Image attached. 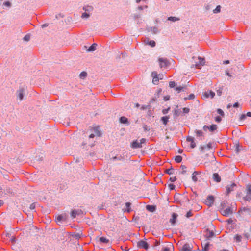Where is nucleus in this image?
I'll return each instance as SVG.
<instances>
[{"label": "nucleus", "instance_id": "nucleus-1", "mask_svg": "<svg viewBox=\"0 0 251 251\" xmlns=\"http://www.w3.org/2000/svg\"><path fill=\"white\" fill-rule=\"evenodd\" d=\"M212 146L211 144L209 143L206 145L204 146H201L199 147V149L201 152L204 153L206 151V150H209V152L208 154H206L204 156V158L206 159V156H208L211 159L214 160V156L213 155V151L211 150Z\"/></svg>", "mask_w": 251, "mask_h": 251}, {"label": "nucleus", "instance_id": "nucleus-2", "mask_svg": "<svg viewBox=\"0 0 251 251\" xmlns=\"http://www.w3.org/2000/svg\"><path fill=\"white\" fill-rule=\"evenodd\" d=\"M146 139L142 138L138 141L137 140H134L131 144V147L133 149L140 148L142 147V144L145 143Z\"/></svg>", "mask_w": 251, "mask_h": 251}, {"label": "nucleus", "instance_id": "nucleus-3", "mask_svg": "<svg viewBox=\"0 0 251 251\" xmlns=\"http://www.w3.org/2000/svg\"><path fill=\"white\" fill-rule=\"evenodd\" d=\"M193 245L191 243H187L184 244L181 247L180 251H192Z\"/></svg>", "mask_w": 251, "mask_h": 251}, {"label": "nucleus", "instance_id": "nucleus-4", "mask_svg": "<svg viewBox=\"0 0 251 251\" xmlns=\"http://www.w3.org/2000/svg\"><path fill=\"white\" fill-rule=\"evenodd\" d=\"M137 247L147 250L149 248V244L145 241L140 240L137 242Z\"/></svg>", "mask_w": 251, "mask_h": 251}, {"label": "nucleus", "instance_id": "nucleus-5", "mask_svg": "<svg viewBox=\"0 0 251 251\" xmlns=\"http://www.w3.org/2000/svg\"><path fill=\"white\" fill-rule=\"evenodd\" d=\"M217 129V126L216 125L213 124L211 126H203V129L206 131L207 130H209L210 132H213L214 131L216 130Z\"/></svg>", "mask_w": 251, "mask_h": 251}, {"label": "nucleus", "instance_id": "nucleus-6", "mask_svg": "<svg viewBox=\"0 0 251 251\" xmlns=\"http://www.w3.org/2000/svg\"><path fill=\"white\" fill-rule=\"evenodd\" d=\"M67 219V215L66 213L57 216L56 219V222L58 224H60L61 221H65Z\"/></svg>", "mask_w": 251, "mask_h": 251}, {"label": "nucleus", "instance_id": "nucleus-7", "mask_svg": "<svg viewBox=\"0 0 251 251\" xmlns=\"http://www.w3.org/2000/svg\"><path fill=\"white\" fill-rule=\"evenodd\" d=\"M197 60H198V61L196 62V63L195 64L196 67L200 68L201 66L204 64L205 62L204 58L198 57L197 58Z\"/></svg>", "mask_w": 251, "mask_h": 251}, {"label": "nucleus", "instance_id": "nucleus-8", "mask_svg": "<svg viewBox=\"0 0 251 251\" xmlns=\"http://www.w3.org/2000/svg\"><path fill=\"white\" fill-rule=\"evenodd\" d=\"M91 131H95L96 134H94L93 133H91L90 135H89L90 138H93L95 136H100V133L99 131L98 127H93L91 129Z\"/></svg>", "mask_w": 251, "mask_h": 251}, {"label": "nucleus", "instance_id": "nucleus-9", "mask_svg": "<svg viewBox=\"0 0 251 251\" xmlns=\"http://www.w3.org/2000/svg\"><path fill=\"white\" fill-rule=\"evenodd\" d=\"M214 201V198L212 196H209L207 199L205 200V203L208 206H211Z\"/></svg>", "mask_w": 251, "mask_h": 251}, {"label": "nucleus", "instance_id": "nucleus-10", "mask_svg": "<svg viewBox=\"0 0 251 251\" xmlns=\"http://www.w3.org/2000/svg\"><path fill=\"white\" fill-rule=\"evenodd\" d=\"M215 96V93L212 91H209L207 92H205L202 94V97L204 99L210 97L211 98H213Z\"/></svg>", "mask_w": 251, "mask_h": 251}, {"label": "nucleus", "instance_id": "nucleus-11", "mask_svg": "<svg viewBox=\"0 0 251 251\" xmlns=\"http://www.w3.org/2000/svg\"><path fill=\"white\" fill-rule=\"evenodd\" d=\"M233 213V209L231 208H227L222 211V213L223 215L225 216H228L232 214Z\"/></svg>", "mask_w": 251, "mask_h": 251}, {"label": "nucleus", "instance_id": "nucleus-12", "mask_svg": "<svg viewBox=\"0 0 251 251\" xmlns=\"http://www.w3.org/2000/svg\"><path fill=\"white\" fill-rule=\"evenodd\" d=\"M25 90L23 88H21L17 91V97L19 99L20 101H22L23 100L24 94Z\"/></svg>", "mask_w": 251, "mask_h": 251}, {"label": "nucleus", "instance_id": "nucleus-13", "mask_svg": "<svg viewBox=\"0 0 251 251\" xmlns=\"http://www.w3.org/2000/svg\"><path fill=\"white\" fill-rule=\"evenodd\" d=\"M157 73L156 72H153L151 73V76L153 77L152 82L154 84H157L159 81V78L158 77Z\"/></svg>", "mask_w": 251, "mask_h": 251}, {"label": "nucleus", "instance_id": "nucleus-14", "mask_svg": "<svg viewBox=\"0 0 251 251\" xmlns=\"http://www.w3.org/2000/svg\"><path fill=\"white\" fill-rule=\"evenodd\" d=\"M186 140L187 142H190V147L192 149H193L196 147V145L194 141V137L189 136L187 138Z\"/></svg>", "mask_w": 251, "mask_h": 251}, {"label": "nucleus", "instance_id": "nucleus-15", "mask_svg": "<svg viewBox=\"0 0 251 251\" xmlns=\"http://www.w3.org/2000/svg\"><path fill=\"white\" fill-rule=\"evenodd\" d=\"M236 186V184L234 183H232L230 185H227L226 187V192L227 194H229L231 191L234 190V187Z\"/></svg>", "mask_w": 251, "mask_h": 251}, {"label": "nucleus", "instance_id": "nucleus-16", "mask_svg": "<svg viewBox=\"0 0 251 251\" xmlns=\"http://www.w3.org/2000/svg\"><path fill=\"white\" fill-rule=\"evenodd\" d=\"M178 217V215L176 213H173L172 214V217L170 219V222L173 225H174L176 222L177 218Z\"/></svg>", "mask_w": 251, "mask_h": 251}, {"label": "nucleus", "instance_id": "nucleus-17", "mask_svg": "<svg viewBox=\"0 0 251 251\" xmlns=\"http://www.w3.org/2000/svg\"><path fill=\"white\" fill-rule=\"evenodd\" d=\"M158 61L161 68L166 66L167 64V60L166 59L159 58L158 59Z\"/></svg>", "mask_w": 251, "mask_h": 251}, {"label": "nucleus", "instance_id": "nucleus-18", "mask_svg": "<svg viewBox=\"0 0 251 251\" xmlns=\"http://www.w3.org/2000/svg\"><path fill=\"white\" fill-rule=\"evenodd\" d=\"M214 235L215 234L213 230H209L208 229L207 230L206 236L208 240L212 238Z\"/></svg>", "mask_w": 251, "mask_h": 251}, {"label": "nucleus", "instance_id": "nucleus-19", "mask_svg": "<svg viewBox=\"0 0 251 251\" xmlns=\"http://www.w3.org/2000/svg\"><path fill=\"white\" fill-rule=\"evenodd\" d=\"M173 247V245L169 243L167 246L163 247L161 249V251H170V250L172 249Z\"/></svg>", "mask_w": 251, "mask_h": 251}, {"label": "nucleus", "instance_id": "nucleus-20", "mask_svg": "<svg viewBox=\"0 0 251 251\" xmlns=\"http://www.w3.org/2000/svg\"><path fill=\"white\" fill-rule=\"evenodd\" d=\"M202 250L205 251H208L210 244L208 242H205L202 243Z\"/></svg>", "mask_w": 251, "mask_h": 251}, {"label": "nucleus", "instance_id": "nucleus-21", "mask_svg": "<svg viewBox=\"0 0 251 251\" xmlns=\"http://www.w3.org/2000/svg\"><path fill=\"white\" fill-rule=\"evenodd\" d=\"M81 210H72L71 212V216L72 218L76 217V215L79 214Z\"/></svg>", "mask_w": 251, "mask_h": 251}, {"label": "nucleus", "instance_id": "nucleus-22", "mask_svg": "<svg viewBox=\"0 0 251 251\" xmlns=\"http://www.w3.org/2000/svg\"><path fill=\"white\" fill-rule=\"evenodd\" d=\"M213 178L217 182H219L221 181V178L217 173H214L213 175Z\"/></svg>", "mask_w": 251, "mask_h": 251}, {"label": "nucleus", "instance_id": "nucleus-23", "mask_svg": "<svg viewBox=\"0 0 251 251\" xmlns=\"http://www.w3.org/2000/svg\"><path fill=\"white\" fill-rule=\"evenodd\" d=\"M96 44H93L88 49H87V51L92 52L95 51L96 49Z\"/></svg>", "mask_w": 251, "mask_h": 251}, {"label": "nucleus", "instance_id": "nucleus-24", "mask_svg": "<svg viewBox=\"0 0 251 251\" xmlns=\"http://www.w3.org/2000/svg\"><path fill=\"white\" fill-rule=\"evenodd\" d=\"M234 241L236 243H240L241 241L242 236L239 234H236L234 236Z\"/></svg>", "mask_w": 251, "mask_h": 251}, {"label": "nucleus", "instance_id": "nucleus-25", "mask_svg": "<svg viewBox=\"0 0 251 251\" xmlns=\"http://www.w3.org/2000/svg\"><path fill=\"white\" fill-rule=\"evenodd\" d=\"M145 42L146 43V44H148V45L151 46V47H155V46L156 45L155 42L153 40L149 41V39H148L147 41L145 40Z\"/></svg>", "mask_w": 251, "mask_h": 251}, {"label": "nucleus", "instance_id": "nucleus-26", "mask_svg": "<svg viewBox=\"0 0 251 251\" xmlns=\"http://www.w3.org/2000/svg\"><path fill=\"white\" fill-rule=\"evenodd\" d=\"M251 196V186L248 185L247 188L246 197H249V198L251 199L250 198Z\"/></svg>", "mask_w": 251, "mask_h": 251}, {"label": "nucleus", "instance_id": "nucleus-27", "mask_svg": "<svg viewBox=\"0 0 251 251\" xmlns=\"http://www.w3.org/2000/svg\"><path fill=\"white\" fill-rule=\"evenodd\" d=\"M169 119V117L168 116H166L162 117L161 119V120L162 121V122H163V124L164 125H166L168 122Z\"/></svg>", "mask_w": 251, "mask_h": 251}, {"label": "nucleus", "instance_id": "nucleus-28", "mask_svg": "<svg viewBox=\"0 0 251 251\" xmlns=\"http://www.w3.org/2000/svg\"><path fill=\"white\" fill-rule=\"evenodd\" d=\"M99 241L101 243H103L105 244L109 243V240L104 237H100L99 238Z\"/></svg>", "mask_w": 251, "mask_h": 251}, {"label": "nucleus", "instance_id": "nucleus-29", "mask_svg": "<svg viewBox=\"0 0 251 251\" xmlns=\"http://www.w3.org/2000/svg\"><path fill=\"white\" fill-rule=\"evenodd\" d=\"M198 172L196 171L194 172L192 174V178L194 182H196L198 180V178L197 177V175H198Z\"/></svg>", "mask_w": 251, "mask_h": 251}, {"label": "nucleus", "instance_id": "nucleus-30", "mask_svg": "<svg viewBox=\"0 0 251 251\" xmlns=\"http://www.w3.org/2000/svg\"><path fill=\"white\" fill-rule=\"evenodd\" d=\"M195 133L197 137H201L203 136V132L201 130H196Z\"/></svg>", "mask_w": 251, "mask_h": 251}, {"label": "nucleus", "instance_id": "nucleus-31", "mask_svg": "<svg viewBox=\"0 0 251 251\" xmlns=\"http://www.w3.org/2000/svg\"><path fill=\"white\" fill-rule=\"evenodd\" d=\"M120 122L124 124L128 123V119L126 117H121L120 119Z\"/></svg>", "mask_w": 251, "mask_h": 251}, {"label": "nucleus", "instance_id": "nucleus-32", "mask_svg": "<svg viewBox=\"0 0 251 251\" xmlns=\"http://www.w3.org/2000/svg\"><path fill=\"white\" fill-rule=\"evenodd\" d=\"M83 10H85V11L89 12L91 11H92L93 8L91 6H87L83 7Z\"/></svg>", "mask_w": 251, "mask_h": 251}, {"label": "nucleus", "instance_id": "nucleus-33", "mask_svg": "<svg viewBox=\"0 0 251 251\" xmlns=\"http://www.w3.org/2000/svg\"><path fill=\"white\" fill-rule=\"evenodd\" d=\"M182 158L181 156L180 155H177V156H176L175 157V161L176 162V163H180L182 161Z\"/></svg>", "mask_w": 251, "mask_h": 251}, {"label": "nucleus", "instance_id": "nucleus-34", "mask_svg": "<svg viewBox=\"0 0 251 251\" xmlns=\"http://www.w3.org/2000/svg\"><path fill=\"white\" fill-rule=\"evenodd\" d=\"M174 116L177 117L179 115V110L178 109V106H176V108L174 110Z\"/></svg>", "mask_w": 251, "mask_h": 251}, {"label": "nucleus", "instance_id": "nucleus-35", "mask_svg": "<svg viewBox=\"0 0 251 251\" xmlns=\"http://www.w3.org/2000/svg\"><path fill=\"white\" fill-rule=\"evenodd\" d=\"M195 98V95L193 94H191L189 95L188 97H185L184 98V100H193Z\"/></svg>", "mask_w": 251, "mask_h": 251}, {"label": "nucleus", "instance_id": "nucleus-36", "mask_svg": "<svg viewBox=\"0 0 251 251\" xmlns=\"http://www.w3.org/2000/svg\"><path fill=\"white\" fill-rule=\"evenodd\" d=\"M168 20L171 21L175 22L176 21L179 20V19L178 18H176V17H169L168 18Z\"/></svg>", "mask_w": 251, "mask_h": 251}, {"label": "nucleus", "instance_id": "nucleus-37", "mask_svg": "<svg viewBox=\"0 0 251 251\" xmlns=\"http://www.w3.org/2000/svg\"><path fill=\"white\" fill-rule=\"evenodd\" d=\"M89 16H90L89 14L87 12H86V11L84 13H83L81 15V17L82 18H88L89 17Z\"/></svg>", "mask_w": 251, "mask_h": 251}, {"label": "nucleus", "instance_id": "nucleus-38", "mask_svg": "<svg viewBox=\"0 0 251 251\" xmlns=\"http://www.w3.org/2000/svg\"><path fill=\"white\" fill-rule=\"evenodd\" d=\"M221 6L220 5L217 6L216 8L213 10V12L214 13H218L220 12Z\"/></svg>", "mask_w": 251, "mask_h": 251}, {"label": "nucleus", "instance_id": "nucleus-39", "mask_svg": "<svg viewBox=\"0 0 251 251\" xmlns=\"http://www.w3.org/2000/svg\"><path fill=\"white\" fill-rule=\"evenodd\" d=\"M79 76L81 78H84L87 76V73L85 72H82L80 74Z\"/></svg>", "mask_w": 251, "mask_h": 251}, {"label": "nucleus", "instance_id": "nucleus-40", "mask_svg": "<svg viewBox=\"0 0 251 251\" xmlns=\"http://www.w3.org/2000/svg\"><path fill=\"white\" fill-rule=\"evenodd\" d=\"M166 172L169 175H171L173 174L174 169L173 168H170L169 169L166 170Z\"/></svg>", "mask_w": 251, "mask_h": 251}, {"label": "nucleus", "instance_id": "nucleus-41", "mask_svg": "<svg viewBox=\"0 0 251 251\" xmlns=\"http://www.w3.org/2000/svg\"><path fill=\"white\" fill-rule=\"evenodd\" d=\"M147 209L150 210V211H153L154 210V208L152 206L147 205L146 206Z\"/></svg>", "mask_w": 251, "mask_h": 251}, {"label": "nucleus", "instance_id": "nucleus-42", "mask_svg": "<svg viewBox=\"0 0 251 251\" xmlns=\"http://www.w3.org/2000/svg\"><path fill=\"white\" fill-rule=\"evenodd\" d=\"M192 216V213L191 210H189V211H188L186 214V217L187 218H190Z\"/></svg>", "mask_w": 251, "mask_h": 251}, {"label": "nucleus", "instance_id": "nucleus-43", "mask_svg": "<svg viewBox=\"0 0 251 251\" xmlns=\"http://www.w3.org/2000/svg\"><path fill=\"white\" fill-rule=\"evenodd\" d=\"M125 205H126L127 211L128 212H129L130 211L129 208L130 206V203L129 202H126V203Z\"/></svg>", "mask_w": 251, "mask_h": 251}, {"label": "nucleus", "instance_id": "nucleus-44", "mask_svg": "<svg viewBox=\"0 0 251 251\" xmlns=\"http://www.w3.org/2000/svg\"><path fill=\"white\" fill-rule=\"evenodd\" d=\"M176 85L175 82L174 81H170L169 82V86L171 88L175 87Z\"/></svg>", "mask_w": 251, "mask_h": 251}, {"label": "nucleus", "instance_id": "nucleus-45", "mask_svg": "<svg viewBox=\"0 0 251 251\" xmlns=\"http://www.w3.org/2000/svg\"><path fill=\"white\" fill-rule=\"evenodd\" d=\"M184 88L183 87H182V86H179V87H176V90L178 92V93L180 92Z\"/></svg>", "mask_w": 251, "mask_h": 251}, {"label": "nucleus", "instance_id": "nucleus-46", "mask_svg": "<svg viewBox=\"0 0 251 251\" xmlns=\"http://www.w3.org/2000/svg\"><path fill=\"white\" fill-rule=\"evenodd\" d=\"M168 187L170 190H172L175 189V186L174 184H170L168 185Z\"/></svg>", "mask_w": 251, "mask_h": 251}, {"label": "nucleus", "instance_id": "nucleus-47", "mask_svg": "<svg viewBox=\"0 0 251 251\" xmlns=\"http://www.w3.org/2000/svg\"><path fill=\"white\" fill-rule=\"evenodd\" d=\"M182 110H183V112L184 113H188L189 112V108H188L187 107L183 108Z\"/></svg>", "mask_w": 251, "mask_h": 251}, {"label": "nucleus", "instance_id": "nucleus-48", "mask_svg": "<svg viewBox=\"0 0 251 251\" xmlns=\"http://www.w3.org/2000/svg\"><path fill=\"white\" fill-rule=\"evenodd\" d=\"M217 112L218 114H220L222 116H224V112L223 111V110L221 109H218L217 110Z\"/></svg>", "mask_w": 251, "mask_h": 251}, {"label": "nucleus", "instance_id": "nucleus-49", "mask_svg": "<svg viewBox=\"0 0 251 251\" xmlns=\"http://www.w3.org/2000/svg\"><path fill=\"white\" fill-rule=\"evenodd\" d=\"M35 207H36V203H32L30 206V209L31 210H33L35 209Z\"/></svg>", "mask_w": 251, "mask_h": 251}, {"label": "nucleus", "instance_id": "nucleus-50", "mask_svg": "<svg viewBox=\"0 0 251 251\" xmlns=\"http://www.w3.org/2000/svg\"><path fill=\"white\" fill-rule=\"evenodd\" d=\"M222 120V118L219 116H217L215 117V121L217 122H220Z\"/></svg>", "mask_w": 251, "mask_h": 251}, {"label": "nucleus", "instance_id": "nucleus-51", "mask_svg": "<svg viewBox=\"0 0 251 251\" xmlns=\"http://www.w3.org/2000/svg\"><path fill=\"white\" fill-rule=\"evenodd\" d=\"M222 93V89H219L217 91V94L219 96L221 95Z\"/></svg>", "mask_w": 251, "mask_h": 251}, {"label": "nucleus", "instance_id": "nucleus-52", "mask_svg": "<svg viewBox=\"0 0 251 251\" xmlns=\"http://www.w3.org/2000/svg\"><path fill=\"white\" fill-rule=\"evenodd\" d=\"M176 180V176H174V177H170V180L172 182H174Z\"/></svg>", "mask_w": 251, "mask_h": 251}, {"label": "nucleus", "instance_id": "nucleus-53", "mask_svg": "<svg viewBox=\"0 0 251 251\" xmlns=\"http://www.w3.org/2000/svg\"><path fill=\"white\" fill-rule=\"evenodd\" d=\"M4 5L6 6L9 7L11 5V3L9 1H6L4 3Z\"/></svg>", "mask_w": 251, "mask_h": 251}, {"label": "nucleus", "instance_id": "nucleus-54", "mask_svg": "<svg viewBox=\"0 0 251 251\" xmlns=\"http://www.w3.org/2000/svg\"><path fill=\"white\" fill-rule=\"evenodd\" d=\"M29 38H30V37H29V36H28V35H25V36L24 37V40L26 41H29Z\"/></svg>", "mask_w": 251, "mask_h": 251}, {"label": "nucleus", "instance_id": "nucleus-55", "mask_svg": "<svg viewBox=\"0 0 251 251\" xmlns=\"http://www.w3.org/2000/svg\"><path fill=\"white\" fill-rule=\"evenodd\" d=\"M168 110H169V108H168V109H164V110L162 111V112H163V113L164 114H166V113L168 112Z\"/></svg>", "mask_w": 251, "mask_h": 251}, {"label": "nucleus", "instance_id": "nucleus-56", "mask_svg": "<svg viewBox=\"0 0 251 251\" xmlns=\"http://www.w3.org/2000/svg\"><path fill=\"white\" fill-rule=\"evenodd\" d=\"M238 105H239L238 103V102H236V103H235L233 104V106L234 107H237L238 106Z\"/></svg>", "mask_w": 251, "mask_h": 251}, {"label": "nucleus", "instance_id": "nucleus-57", "mask_svg": "<svg viewBox=\"0 0 251 251\" xmlns=\"http://www.w3.org/2000/svg\"><path fill=\"white\" fill-rule=\"evenodd\" d=\"M247 115L249 117H251V112H249L247 113Z\"/></svg>", "mask_w": 251, "mask_h": 251}, {"label": "nucleus", "instance_id": "nucleus-58", "mask_svg": "<svg viewBox=\"0 0 251 251\" xmlns=\"http://www.w3.org/2000/svg\"><path fill=\"white\" fill-rule=\"evenodd\" d=\"M138 9L139 10H143V7L142 6H138Z\"/></svg>", "mask_w": 251, "mask_h": 251}, {"label": "nucleus", "instance_id": "nucleus-59", "mask_svg": "<svg viewBox=\"0 0 251 251\" xmlns=\"http://www.w3.org/2000/svg\"><path fill=\"white\" fill-rule=\"evenodd\" d=\"M219 251H228L226 249H223L219 250Z\"/></svg>", "mask_w": 251, "mask_h": 251}, {"label": "nucleus", "instance_id": "nucleus-60", "mask_svg": "<svg viewBox=\"0 0 251 251\" xmlns=\"http://www.w3.org/2000/svg\"><path fill=\"white\" fill-rule=\"evenodd\" d=\"M41 26H42V27H45L47 26L48 25L47 24H43Z\"/></svg>", "mask_w": 251, "mask_h": 251}, {"label": "nucleus", "instance_id": "nucleus-61", "mask_svg": "<svg viewBox=\"0 0 251 251\" xmlns=\"http://www.w3.org/2000/svg\"><path fill=\"white\" fill-rule=\"evenodd\" d=\"M178 152L179 153H182V150H181V149H179V150H178Z\"/></svg>", "mask_w": 251, "mask_h": 251}, {"label": "nucleus", "instance_id": "nucleus-62", "mask_svg": "<svg viewBox=\"0 0 251 251\" xmlns=\"http://www.w3.org/2000/svg\"><path fill=\"white\" fill-rule=\"evenodd\" d=\"M224 63L225 64H228V63H229V61L228 60L225 61L224 62Z\"/></svg>", "mask_w": 251, "mask_h": 251}, {"label": "nucleus", "instance_id": "nucleus-63", "mask_svg": "<svg viewBox=\"0 0 251 251\" xmlns=\"http://www.w3.org/2000/svg\"><path fill=\"white\" fill-rule=\"evenodd\" d=\"M135 106L136 107H138L140 106V105L138 103H136Z\"/></svg>", "mask_w": 251, "mask_h": 251}, {"label": "nucleus", "instance_id": "nucleus-64", "mask_svg": "<svg viewBox=\"0 0 251 251\" xmlns=\"http://www.w3.org/2000/svg\"><path fill=\"white\" fill-rule=\"evenodd\" d=\"M231 106V104H228V105H227V108H230Z\"/></svg>", "mask_w": 251, "mask_h": 251}]
</instances>
